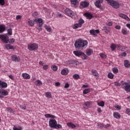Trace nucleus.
Listing matches in <instances>:
<instances>
[{
    "mask_svg": "<svg viewBox=\"0 0 130 130\" xmlns=\"http://www.w3.org/2000/svg\"><path fill=\"white\" fill-rule=\"evenodd\" d=\"M88 45V41L79 39L77 40L74 44V46L76 49L79 50H84Z\"/></svg>",
    "mask_w": 130,
    "mask_h": 130,
    "instance_id": "1",
    "label": "nucleus"
},
{
    "mask_svg": "<svg viewBox=\"0 0 130 130\" xmlns=\"http://www.w3.org/2000/svg\"><path fill=\"white\" fill-rule=\"evenodd\" d=\"M110 6L115 8V9H118L119 8V4L117 2L114 1V0H105Z\"/></svg>",
    "mask_w": 130,
    "mask_h": 130,
    "instance_id": "2",
    "label": "nucleus"
},
{
    "mask_svg": "<svg viewBox=\"0 0 130 130\" xmlns=\"http://www.w3.org/2000/svg\"><path fill=\"white\" fill-rule=\"evenodd\" d=\"M28 50L33 51V50H37L38 49V44L36 43L29 44L27 46Z\"/></svg>",
    "mask_w": 130,
    "mask_h": 130,
    "instance_id": "3",
    "label": "nucleus"
},
{
    "mask_svg": "<svg viewBox=\"0 0 130 130\" xmlns=\"http://www.w3.org/2000/svg\"><path fill=\"white\" fill-rule=\"evenodd\" d=\"M65 13L67 15L69 16V17H71V18H75L76 16V14L74 12L72 11L70 9L67 8L65 10Z\"/></svg>",
    "mask_w": 130,
    "mask_h": 130,
    "instance_id": "4",
    "label": "nucleus"
},
{
    "mask_svg": "<svg viewBox=\"0 0 130 130\" xmlns=\"http://www.w3.org/2000/svg\"><path fill=\"white\" fill-rule=\"evenodd\" d=\"M121 87L123 89H124L125 91H126V92H130L129 83L125 82L122 84Z\"/></svg>",
    "mask_w": 130,
    "mask_h": 130,
    "instance_id": "5",
    "label": "nucleus"
},
{
    "mask_svg": "<svg viewBox=\"0 0 130 130\" xmlns=\"http://www.w3.org/2000/svg\"><path fill=\"white\" fill-rule=\"evenodd\" d=\"M0 39H1L4 43L7 44L9 43V37H8L7 35H0Z\"/></svg>",
    "mask_w": 130,
    "mask_h": 130,
    "instance_id": "6",
    "label": "nucleus"
},
{
    "mask_svg": "<svg viewBox=\"0 0 130 130\" xmlns=\"http://www.w3.org/2000/svg\"><path fill=\"white\" fill-rule=\"evenodd\" d=\"M8 95H9L8 91L3 89H0V98L1 99H3L5 96H7Z\"/></svg>",
    "mask_w": 130,
    "mask_h": 130,
    "instance_id": "7",
    "label": "nucleus"
},
{
    "mask_svg": "<svg viewBox=\"0 0 130 130\" xmlns=\"http://www.w3.org/2000/svg\"><path fill=\"white\" fill-rule=\"evenodd\" d=\"M103 3V0H95V2L94 3V5L98 9H102L101 7V4Z\"/></svg>",
    "mask_w": 130,
    "mask_h": 130,
    "instance_id": "8",
    "label": "nucleus"
},
{
    "mask_svg": "<svg viewBox=\"0 0 130 130\" xmlns=\"http://www.w3.org/2000/svg\"><path fill=\"white\" fill-rule=\"evenodd\" d=\"M57 122L55 119H50L49 121V126L51 127H54Z\"/></svg>",
    "mask_w": 130,
    "mask_h": 130,
    "instance_id": "9",
    "label": "nucleus"
},
{
    "mask_svg": "<svg viewBox=\"0 0 130 130\" xmlns=\"http://www.w3.org/2000/svg\"><path fill=\"white\" fill-rule=\"evenodd\" d=\"M11 59L14 62H19L20 61V57L17 56V55H13L11 56Z\"/></svg>",
    "mask_w": 130,
    "mask_h": 130,
    "instance_id": "10",
    "label": "nucleus"
},
{
    "mask_svg": "<svg viewBox=\"0 0 130 130\" xmlns=\"http://www.w3.org/2000/svg\"><path fill=\"white\" fill-rule=\"evenodd\" d=\"M100 31L98 29L94 30V29H91L89 31V33L91 35H93L94 37H96L97 34H98Z\"/></svg>",
    "mask_w": 130,
    "mask_h": 130,
    "instance_id": "11",
    "label": "nucleus"
},
{
    "mask_svg": "<svg viewBox=\"0 0 130 130\" xmlns=\"http://www.w3.org/2000/svg\"><path fill=\"white\" fill-rule=\"evenodd\" d=\"M66 63L67 64H76V66L78 64V61L73 59H70L66 61Z\"/></svg>",
    "mask_w": 130,
    "mask_h": 130,
    "instance_id": "12",
    "label": "nucleus"
},
{
    "mask_svg": "<svg viewBox=\"0 0 130 130\" xmlns=\"http://www.w3.org/2000/svg\"><path fill=\"white\" fill-rule=\"evenodd\" d=\"M34 22H38L39 23V24H38V27H42L43 25V21L41 18L35 19Z\"/></svg>",
    "mask_w": 130,
    "mask_h": 130,
    "instance_id": "13",
    "label": "nucleus"
},
{
    "mask_svg": "<svg viewBox=\"0 0 130 130\" xmlns=\"http://www.w3.org/2000/svg\"><path fill=\"white\" fill-rule=\"evenodd\" d=\"M8 87V84L7 83L5 82H3L2 80H0V88L3 89L4 88H7Z\"/></svg>",
    "mask_w": 130,
    "mask_h": 130,
    "instance_id": "14",
    "label": "nucleus"
},
{
    "mask_svg": "<svg viewBox=\"0 0 130 130\" xmlns=\"http://www.w3.org/2000/svg\"><path fill=\"white\" fill-rule=\"evenodd\" d=\"M90 105H92V102H86L84 103L83 107L85 109H88Z\"/></svg>",
    "mask_w": 130,
    "mask_h": 130,
    "instance_id": "15",
    "label": "nucleus"
},
{
    "mask_svg": "<svg viewBox=\"0 0 130 130\" xmlns=\"http://www.w3.org/2000/svg\"><path fill=\"white\" fill-rule=\"evenodd\" d=\"M61 74L63 76H67L69 74V69L68 68H64L61 71Z\"/></svg>",
    "mask_w": 130,
    "mask_h": 130,
    "instance_id": "16",
    "label": "nucleus"
},
{
    "mask_svg": "<svg viewBox=\"0 0 130 130\" xmlns=\"http://www.w3.org/2000/svg\"><path fill=\"white\" fill-rule=\"evenodd\" d=\"M119 16L121 17L122 18V19H124L125 20H126V21H130V19L127 17V16L125 15V14L120 13L119 14Z\"/></svg>",
    "mask_w": 130,
    "mask_h": 130,
    "instance_id": "17",
    "label": "nucleus"
},
{
    "mask_svg": "<svg viewBox=\"0 0 130 130\" xmlns=\"http://www.w3.org/2000/svg\"><path fill=\"white\" fill-rule=\"evenodd\" d=\"M67 124L68 126H69V127H71V128H75V127H77V126H79L78 124L75 125L72 122L67 123Z\"/></svg>",
    "mask_w": 130,
    "mask_h": 130,
    "instance_id": "18",
    "label": "nucleus"
},
{
    "mask_svg": "<svg viewBox=\"0 0 130 130\" xmlns=\"http://www.w3.org/2000/svg\"><path fill=\"white\" fill-rule=\"evenodd\" d=\"M84 16H85L87 19H89V20H91V19H92V18H93V15H92V14L89 13H85L84 14Z\"/></svg>",
    "mask_w": 130,
    "mask_h": 130,
    "instance_id": "19",
    "label": "nucleus"
},
{
    "mask_svg": "<svg viewBox=\"0 0 130 130\" xmlns=\"http://www.w3.org/2000/svg\"><path fill=\"white\" fill-rule=\"evenodd\" d=\"M7 30L6 28V25L4 24L0 25V34L3 33V32H5Z\"/></svg>",
    "mask_w": 130,
    "mask_h": 130,
    "instance_id": "20",
    "label": "nucleus"
},
{
    "mask_svg": "<svg viewBox=\"0 0 130 130\" xmlns=\"http://www.w3.org/2000/svg\"><path fill=\"white\" fill-rule=\"evenodd\" d=\"M113 116L114 117H115V118H117V119H119V118L121 117V115H120V114L116 112L113 113Z\"/></svg>",
    "mask_w": 130,
    "mask_h": 130,
    "instance_id": "21",
    "label": "nucleus"
},
{
    "mask_svg": "<svg viewBox=\"0 0 130 130\" xmlns=\"http://www.w3.org/2000/svg\"><path fill=\"white\" fill-rule=\"evenodd\" d=\"M22 76L25 80H29L30 79V75L27 73H23Z\"/></svg>",
    "mask_w": 130,
    "mask_h": 130,
    "instance_id": "22",
    "label": "nucleus"
},
{
    "mask_svg": "<svg viewBox=\"0 0 130 130\" xmlns=\"http://www.w3.org/2000/svg\"><path fill=\"white\" fill-rule=\"evenodd\" d=\"M73 53L75 54V55H76V56H81L83 53V52H82L80 51H74L73 52Z\"/></svg>",
    "mask_w": 130,
    "mask_h": 130,
    "instance_id": "23",
    "label": "nucleus"
},
{
    "mask_svg": "<svg viewBox=\"0 0 130 130\" xmlns=\"http://www.w3.org/2000/svg\"><path fill=\"white\" fill-rule=\"evenodd\" d=\"M124 66L125 68H129L130 67L129 61H128V60H124Z\"/></svg>",
    "mask_w": 130,
    "mask_h": 130,
    "instance_id": "24",
    "label": "nucleus"
},
{
    "mask_svg": "<svg viewBox=\"0 0 130 130\" xmlns=\"http://www.w3.org/2000/svg\"><path fill=\"white\" fill-rule=\"evenodd\" d=\"M80 5L83 7V8H87L89 6V3L87 2H83L80 3Z\"/></svg>",
    "mask_w": 130,
    "mask_h": 130,
    "instance_id": "25",
    "label": "nucleus"
},
{
    "mask_svg": "<svg viewBox=\"0 0 130 130\" xmlns=\"http://www.w3.org/2000/svg\"><path fill=\"white\" fill-rule=\"evenodd\" d=\"M71 3L72 5H74V6H78L79 5L78 0H71Z\"/></svg>",
    "mask_w": 130,
    "mask_h": 130,
    "instance_id": "26",
    "label": "nucleus"
},
{
    "mask_svg": "<svg viewBox=\"0 0 130 130\" xmlns=\"http://www.w3.org/2000/svg\"><path fill=\"white\" fill-rule=\"evenodd\" d=\"M34 21L32 20H29L28 21V24L29 25V26H30V27H33V26H34Z\"/></svg>",
    "mask_w": 130,
    "mask_h": 130,
    "instance_id": "27",
    "label": "nucleus"
},
{
    "mask_svg": "<svg viewBox=\"0 0 130 130\" xmlns=\"http://www.w3.org/2000/svg\"><path fill=\"white\" fill-rule=\"evenodd\" d=\"M5 47L7 49H14V46L10 45V44H7L5 45Z\"/></svg>",
    "mask_w": 130,
    "mask_h": 130,
    "instance_id": "28",
    "label": "nucleus"
},
{
    "mask_svg": "<svg viewBox=\"0 0 130 130\" xmlns=\"http://www.w3.org/2000/svg\"><path fill=\"white\" fill-rule=\"evenodd\" d=\"M105 104V103H104V101L98 102V105H99V106H100L101 107H104Z\"/></svg>",
    "mask_w": 130,
    "mask_h": 130,
    "instance_id": "29",
    "label": "nucleus"
},
{
    "mask_svg": "<svg viewBox=\"0 0 130 130\" xmlns=\"http://www.w3.org/2000/svg\"><path fill=\"white\" fill-rule=\"evenodd\" d=\"M92 49H88L87 50L86 53L87 55L90 56V55H91V54H92Z\"/></svg>",
    "mask_w": 130,
    "mask_h": 130,
    "instance_id": "30",
    "label": "nucleus"
},
{
    "mask_svg": "<svg viewBox=\"0 0 130 130\" xmlns=\"http://www.w3.org/2000/svg\"><path fill=\"white\" fill-rule=\"evenodd\" d=\"M91 73H92L93 76H94L95 77H97V76H98V72H97V71L95 70H92Z\"/></svg>",
    "mask_w": 130,
    "mask_h": 130,
    "instance_id": "31",
    "label": "nucleus"
},
{
    "mask_svg": "<svg viewBox=\"0 0 130 130\" xmlns=\"http://www.w3.org/2000/svg\"><path fill=\"white\" fill-rule=\"evenodd\" d=\"M45 96L46 97H47V98H51L52 97V95H51V93L50 92H47L46 93H45Z\"/></svg>",
    "mask_w": 130,
    "mask_h": 130,
    "instance_id": "32",
    "label": "nucleus"
},
{
    "mask_svg": "<svg viewBox=\"0 0 130 130\" xmlns=\"http://www.w3.org/2000/svg\"><path fill=\"white\" fill-rule=\"evenodd\" d=\"M104 30L106 34L109 33V31H110V28L109 27H104Z\"/></svg>",
    "mask_w": 130,
    "mask_h": 130,
    "instance_id": "33",
    "label": "nucleus"
},
{
    "mask_svg": "<svg viewBox=\"0 0 130 130\" xmlns=\"http://www.w3.org/2000/svg\"><path fill=\"white\" fill-rule=\"evenodd\" d=\"M78 28H81V25L78 23H76L73 26V29H78Z\"/></svg>",
    "mask_w": 130,
    "mask_h": 130,
    "instance_id": "34",
    "label": "nucleus"
},
{
    "mask_svg": "<svg viewBox=\"0 0 130 130\" xmlns=\"http://www.w3.org/2000/svg\"><path fill=\"white\" fill-rule=\"evenodd\" d=\"M110 47L112 50L114 51V50H115V48H116V45H115V44H112Z\"/></svg>",
    "mask_w": 130,
    "mask_h": 130,
    "instance_id": "35",
    "label": "nucleus"
},
{
    "mask_svg": "<svg viewBox=\"0 0 130 130\" xmlns=\"http://www.w3.org/2000/svg\"><path fill=\"white\" fill-rule=\"evenodd\" d=\"M44 28L48 31V32H51V27H50L48 25H45Z\"/></svg>",
    "mask_w": 130,
    "mask_h": 130,
    "instance_id": "36",
    "label": "nucleus"
},
{
    "mask_svg": "<svg viewBox=\"0 0 130 130\" xmlns=\"http://www.w3.org/2000/svg\"><path fill=\"white\" fill-rule=\"evenodd\" d=\"M97 126H98V128H102V127H104V124H103V123H98Z\"/></svg>",
    "mask_w": 130,
    "mask_h": 130,
    "instance_id": "37",
    "label": "nucleus"
},
{
    "mask_svg": "<svg viewBox=\"0 0 130 130\" xmlns=\"http://www.w3.org/2000/svg\"><path fill=\"white\" fill-rule=\"evenodd\" d=\"M51 68L53 71H54V72H56V71H57V70L58 69L57 66H56L55 65L52 66Z\"/></svg>",
    "mask_w": 130,
    "mask_h": 130,
    "instance_id": "38",
    "label": "nucleus"
},
{
    "mask_svg": "<svg viewBox=\"0 0 130 130\" xmlns=\"http://www.w3.org/2000/svg\"><path fill=\"white\" fill-rule=\"evenodd\" d=\"M85 23V21H84V20L80 19L79 20L78 24L80 25V27H82V25Z\"/></svg>",
    "mask_w": 130,
    "mask_h": 130,
    "instance_id": "39",
    "label": "nucleus"
},
{
    "mask_svg": "<svg viewBox=\"0 0 130 130\" xmlns=\"http://www.w3.org/2000/svg\"><path fill=\"white\" fill-rule=\"evenodd\" d=\"M7 111H8V112H10V113H14V112H15L14 110H13V109L10 107L7 108Z\"/></svg>",
    "mask_w": 130,
    "mask_h": 130,
    "instance_id": "40",
    "label": "nucleus"
},
{
    "mask_svg": "<svg viewBox=\"0 0 130 130\" xmlns=\"http://www.w3.org/2000/svg\"><path fill=\"white\" fill-rule=\"evenodd\" d=\"M36 83L37 86H41V85H42V82L39 80H37Z\"/></svg>",
    "mask_w": 130,
    "mask_h": 130,
    "instance_id": "41",
    "label": "nucleus"
},
{
    "mask_svg": "<svg viewBox=\"0 0 130 130\" xmlns=\"http://www.w3.org/2000/svg\"><path fill=\"white\" fill-rule=\"evenodd\" d=\"M62 126L61 125L58 124L57 123L55 125V127H54V128H56V129H58V128H61Z\"/></svg>",
    "mask_w": 130,
    "mask_h": 130,
    "instance_id": "42",
    "label": "nucleus"
},
{
    "mask_svg": "<svg viewBox=\"0 0 130 130\" xmlns=\"http://www.w3.org/2000/svg\"><path fill=\"white\" fill-rule=\"evenodd\" d=\"M114 75H113V74L111 73H109L108 74V77L109 78V79H112L113 78H114Z\"/></svg>",
    "mask_w": 130,
    "mask_h": 130,
    "instance_id": "43",
    "label": "nucleus"
},
{
    "mask_svg": "<svg viewBox=\"0 0 130 130\" xmlns=\"http://www.w3.org/2000/svg\"><path fill=\"white\" fill-rule=\"evenodd\" d=\"M81 58H82V59H87V56L83 52H82V54L81 55Z\"/></svg>",
    "mask_w": 130,
    "mask_h": 130,
    "instance_id": "44",
    "label": "nucleus"
},
{
    "mask_svg": "<svg viewBox=\"0 0 130 130\" xmlns=\"http://www.w3.org/2000/svg\"><path fill=\"white\" fill-rule=\"evenodd\" d=\"M121 32L123 35H127V31L124 28L122 29Z\"/></svg>",
    "mask_w": 130,
    "mask_h": 130,
    "instance_id": "45",
    "label": "nucleus"
},
{
    "mask_svg": "<svg viewBox=\"0 0 130 130\" xmlns=\"http://www.w3.org/2000/svg\"><path fill=\"white\" fill-rule=\"evenodd\" d=\"M73 78L75 80H78V79L80 78V75H79L78 74H74L73 76Z\"/></svg>",
    "mask_w": 130,
    "mask_h": 130,
    "instance_id": "46",
    "label": "nucleus"
},
{
    "mask_svg": "<svg viewBox=\"0 0 130 130\" xmlns=\"http://www.w3.org/2000/svg\"><path fill=\"white\" fill-rule=\"evenodd\" d=\"M90 92V89L87 88L83 90V94H88V93H89Z\"/></svg>",
    "mask_w": 130,
    "mask_h": 130,
    "instance_id": "47",
    "label": "nucleus"
},
{
    "mask_svg": "<svg viewBox=\"0 0 130 130\" xmlns=\"http://www.w3.org/2000/svg\"><path fill=\"white\" fill-rule=\"evenodd\" d=\"M7 32L9 35H13V31L12 30V28L8 29L7 30Z\"/></svg>",
    "mask_w": 130,
    "mask_h": 130,
    "instance_id": "48",
    "label": "nucleus"
},
{
    "mask_svg": "<svg viewBox=\"0 0 130 130\" xmlns=\"http://www.w3.org/2000/svg\"><path fill=\"white\" fill-rule=\"evenodd\" d=\"M113 72L114 74H117L118 73V69L116 68H113Z\"/></svg>",
    "mask_w": 130,
    "mask_h": 130,
    "instance_id": "49",
    "label": "nucleus"
},
{
    "mask_svg": "<svg viewBox=\"0 0 130 130\" xmlns=\"http://www.w3.org/2000/svg\"><path fill=\"white\" fill-rule=\"evenodd\" d=\"M100 55L101 57H102V58L105 59L107 57V56H106V55L105 54L101 53L100 54Z\"/></svg>",
    "mask_w": 130,
    "mask_h": 130,
    "instance_id": "50",
    "label": "nucleus"
},
{
    "mask_svg": "<svg viewBox=\"0 0 130 130\" xmlns=\"http://www.w3.org/2000/svg\"><path fill=\"white\" fill-rule=\"evenodd\" d=\"M20 107L21 109H22L23 110H25V109H26V105H20Z\"/></svg>",
    "mask_w": 130,
    "mask_h": 130,
    "instance_id": "51",
    "label": "nucleus"
},
{
    "mask_svg": "<svg viewBox=\"0 0 130 130\" xmlns=\"http://www.w3.org/2000/svg\"><path fill=\"white\" fill-rule=\"evenodd\" d=\"M5 4V0H0V6H4Z\"/></svg>",
    "mask_w": 130,
    "mask_h": 130,
    "instance_id": "52",
    "label": "nucleus"
},
{
    "mask_svg": "<svg viewBox=\"0 0 130 130\" xmlns=\"http://www.w3.org/2000/svg\"><path fill=\"white\" fill-rule=\"evenodd\" d=\"M126 114H128V115H130V109L129 108L126 109Z\"/></svg>",
    "mask_w": 130,
    "mask_h": 130,
    "instance_id": "53",
    "label": "nucleus"
},
{
    "mask_svg": "<svg viewBox=\"0 0 130 130\" xmlns=\"http://www.w3.org/2000/svg\"><path fill=\"white\" fill-rule=\"evenodd\" d=\"M32 16H33V17H38V12H35L34 13H32Z\"/></svg>",
    "mask_w": 130,
    "mask_h": 130,
    "instance_id": "54",
    "label": "nucleus"
},
{
    "mask_svg": "<svg viewBox=\"0 0 130 130\" xmlns=\"http://www.w3.org/2000/svg\"><path fill=\"white\" fill-rule=\"evenodd\" d=\"M45 117H46L47 118H50L51 116V114H46L45 115Z\"/></svg>",
    "mask_w": 130,
    "mask_h": 130,
    "instance_id": "55",
    "label": "nucleus"
},
{
    "mask_svg": "<svg viewBox=\"0 0 130 130\" xmlns=\"http://www.w3.org/2000/svg\"><path fill=\"white\" fill-rule=\"evenodd\" d=\"M115 108L116 109H117V110H120V109H121V107L120 106H119V105L116 106L115 107Z\"/></svg>",
    "mask_w": 130,
    "mask_h": 130,
    "instance_id": "56",
    "label": "nucleus"
},
{
    "mask_svg": "<svg viewBox=\"0 0 130 130\" xmlns=\"http://www.w3.org/2000/svg\"><path fill=\"white\" fill-rule=\"evenodd\" d=\"M43 69V70H48V65H44Z\"/></svg>",
    "mask_w": 130,
    "mask_h": 130,
    "instance_id": "57",
    "label": "nucleus"
},
{
    "mask_svg": "<svg viewBox=\"0 0 130 130\" xmlns=\"http://www.w3.org/2000/svg\"><path fill=\"white\" fill-rule=\"evenodd\" d=\"M115 28L117 30H120L121 27L120 26V25H116V26H115Z\"/></svg>",
    "mask_w": 130,
    "mask_h": 130,
    "instance_id": "58",
    "label": "nucleus"
},
{
    "mask_svg": "<svg viewBox=\"0 0 130 130\" xmlns=\"http://www.w3.org/2000/svg\"><path fill=\"white\" fill-rule=\"evenodd\" d=\"M22 18V16L21 15H17L16 16V20H20V19Z\"/></svg>",
    "mask_w": 130,
    "mask_h": 130,
    "instance_id": "59",
    "label": "nucleus"
},
{
    "mask_svg": "<svg viewBox=\"0 0 130 130\" xmlns=\"http://www.w3.org/2000/svg\"><path fill=\"white\" fill-rule=\"evenodd\" d=\"M121 56H122L123 57H125V56H126V53L125 52L122 53L121 54Z\"/></svg>",
    "mask_w": 130,
    "mask_h": 130,
    "instance_id": "60",
    "label": "nucleus"
},
{
    "mask_svg": "<svg viewBox=\"0 0 130 130\" xmlns=\"http://www.w3.org/2000/svg\"><path fill=\"white\" fill-rule=\"evenodd\" d=\"M13 130H22V127L17 128V127H14Z\"/></svg>",
    "mask_w": 130,
    "mask_h": 130,
    "instance_id": "61",
    "label": "nucleus"
},
{
    "mask_svg": "<svg viewBox=\"0 0 130 130\" xmlns=\"http://www.w3.org/2000/svg\"><path fill=\"white\" fill-rule=\"evenodd\" d=\"M9 43H11L12 44H13V43H14V42H15V39H12L10 40V41L9 42Z\"/></svg>",
    "mask_w": 130,
    "mask_h": 130,
    "instance_id": "62",
    "label": "nucleus"
},
{
    "mask_svg": "<svg viewBox=\"0 0 130 130\" xmlns=\"http://www.w3.org/2000/svg\"><path fill=\"white\" fill-rule=\"evenodd\" d=\"M114 84H115V86H119L121 85L120 83L119 82H115L114 83Z\"/></svg>",
    "mask_w": 130,
    "mask_h": 130,
    "instance_id": "63",
    "label": "nucleus"
},
{
    "mask_svg": "<svg viewBox=\"0 0 130 130\" xmlns=\"http://www.w3.org/2000/svg\"><path fill=\"white\" fill-rule=\"evenodd\" d=\"M106 24H107V25L108 26H111L112 25V22H107Z\"/></svg>",
    "mask_w": 130,
    "mask_h": 130,
    "instance_id": "64",
    "label": "nucleus"
}]
</instances>
